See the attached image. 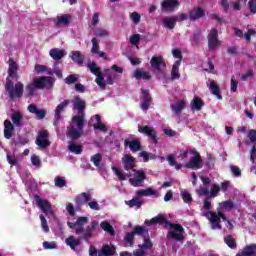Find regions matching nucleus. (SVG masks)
<instances>
[{
    "mask_svg": "<svg viewBox=\"0 0 256 256\" xmlns=\"http://www.w3.org/2000/svg\"><path fill=\"white\" fill-rule=\"evenodd\" d=\"M145 224L148 225V227H151V225H164V229H167V227H170V229H173L174 231H168L167 238L168 239H175V241H183L185 237L183 236V233H185V228L181 224H175L171 221L167 220L163 214H158L157 216L153 217L150 220H146Z\"/></svg>",
    "mask_w": 256,
    "mask_h": 256,
    "instance_id": "nucleus-1",
    "label": "nucleus"
},
{
    "mask_svg": "<svg viewBox=\"0 0 256 256\" xmlns=\"http://www.w3.org/2000/svg\"><path fill=\"white\" fill-rule=\"evenodd\" d=\"M87 223H89V218L80 216L77 218L76 222H67V225L70 229H75L76 235H81V239L89 241V239L93 237V233L95 232V229H97L99 222L92 221L90 225L85 228Z\"/></svg>",
    "mask_w": 256,
    "mask_h": 256,
    "instance_id": "nucleus-2",
    "label": "nucleus"
},
{
    "mask_svg": "<svg viewBox=\"0 0 256 256\" xmlns=\"http://www.w3.org/2000/svg\"><path fill=\"white\" fill-rule=\"evenodd\" d=\"M53 78L51 76L35 77L29 84L26 85V97H35V91H43V89H53Z\"/></svg>",
    "mask_w": 256,
    "mask_h": 256,
    "instance_id": "nucleus-3",
    "label": "nucleus"
},
{
    "mask_svg": "<svg viewBox=\"0 0 256 256\" xmlns=\"http://www.w3.org/2000/svg\"><path fill=\"white\" fill-rule=\"evenodd\" d=\"M5 89L8 93V97L11 101H15V99H21L23 97V93L25 92V85L23 82L13 83L9 77L6 78Z\"/></svg>",
    "mask_w": 256,
    "mask_h": 256,
    "instance_id": "nucleus-4",
    "label": "nucleus"
},
{
    "mask_svg": "<svg viewBox=\"0 0 256 256\" xmlns=\"http://www.w3.org/2000/svg\"><path fill=\"white\" fill-rule=\"evenodd\" d=\"M203 216L211 223L212 229H223V226H221V219L222 221H227V216H225V213L219 210V208H217V212L207 211Z\"/></svg>",
    "mask_w": 256,
    "mask_h": 256,
    "instance_id": "nucleus-5",
    "label": "nucleus"
},
{
    "mask_svg": "<svg viewBox=\"0 0 256 256\" xmlns=\"http://www.w3.org/2000/svg\"><path fill=\"white\" fill-rule=\"evenodd\" d=\"M197 195L199 197H208V199H215V197H218L219 193H221V186L219 184H213L210 188H199L196 190Z\"/></svg>",
    "mask_w": 256,
    "mask_h": 256,
    "instance_id": "nucleus-6",
    "label": "nucleus"
},
{
    "mask_svg": "<svg viewBox=\"0 0 256 256\" xmlns=\"http://www.w3.org/2000/svg\"><path fill=\"white\" fill-rule=\"evenodd\" d=\"M190 153L194 156L184 165L185 169H203V159H201V154L195 149L190 150Z\"/></svg>",
    "mask_w": 256,
    "mask_h": 256,
    "instance_id": "nucleus-7",
    "label": "nucleus"
},
{
    "mask_svg": "<svg viewBox=\"0 0 256 256\" xmlns=\"http://www.w3.org/2000/svg\"><path fill=\"white\" fill-rule=\"evenodd\" d=\"M150 65L154 71L163 75L165 73V69H167V63L163 56H153L150 60Z\"/></svg>",
    "mask_w": 256,
    "mask_h": 256,
    "instance_id": "nucleus-8",
    "label": "nucleus"
},
{
    "mask_svg": "<svg viewBox=\"0 0 256 256\" xmlns=\"http://www.w3.org/2000/svg\"><path fill=\"white\" fill-rule=\"evenodd\" d=\"M36 204L46 216L50 215V217H55V212L53 211L51 202L36 196Z\"/></svg>",
    "mask_w": 256,
    "mask_h": 256,
    "instance_id": "nucleus-9",
    "label": "nucleus"
},
{
    "mask_svg": "<svg viewBox=\"0 0 256 256\" xmlns=\"http://www.w3.org/2000/svg\"><path fill=\"white\" fill-rule=\"evenodd\" d=\"M207 40L209 51H215L219 45V31L216 28H212L207 35Z\"/></svg>",
    "mask_w": 256,
    "mask_h": 256,
    "instance_id": "nucleus-10",
    "label": "nucleus"
},
{
    "mask_svg": "<svg viewBox=\"0 0 256 256\" xmlns=\"http://www.w3.org/2000/svg\"><path fill=\"white\" fill-rule=\"evenodd\" d=\"M36 145L41 149H47V147L51 146V142L49 141V131L41 130L38 132Z\"/></svg>",
    "mask_w": 256,
    "mask_h": 256,
    "instance_id": "nucleus-11",
    "label": "nucleus"
},
{
    "mask_svg": "<svg viewBox=\"0 0 256 256\" xmlns=\"http://www.w3.org/2000/svg\"><path fill=\"white\" fill-rule=\"evenodd\" d=\"M133 171L135 173V177L129 179L130 185H132V187H142L143 182L145 179H147V174L144 172V170L134 169Z\"/></svg>",
    "mask_w": 256,
    "mask_h": 256,
    "instance_id": "nucleus-12",
    "label": "nucleus"
},
{
    "mask_svg": "<svg viewBox=\"0 0 256 256\" xmlns=\"http://www.w3.org/2000/svg\"><path fill=\"white\" fill-rule=\"evenodd\" d=\"M138 131L139 133H142V135H146L147 137H149V139H151V141L155 143V145L159 143V138H157V131H155V128L147 125L139 126Z\"/></svg>",
    "mask_w": 256,
    "mask_h": 256,
    "instance_id": "nucleus-13",
    "label": "nucleus"
},
{
    "mask_svg": "<svg viewBox=\"0 0 256 256\" xmlns=\"http://www.w3.org/2000/svg\"><path fill=\"white\" fill-rule=\"evenodd\" d=\"M84 131L80 128H76L74 125H70L67 128L66 136L71 139V141H77V139H81L83 137Z\"/></svg>",
    "mask_w": 256,
    "mask_h": 256,
    "instance_id": "nucleus-14",
    "label": "nucleus"
},
{
    "mask_svg": "<svg viewBox=\"0 0 256 256\" xmlns=\"http://www.w3.org/2000/svg\"><path fill=\"white\" fill-rule=\"evenodd\" d=\"M142 93V103L140 104V107L143 111L149 110V107H151V103H153V97L151 96V93H149V90L141 89Z\"/></svg>",
    "mask_w": 256,
    "mask_h": 256,
    "instance_id": "nucleus-15",
    "label": "nucleus"
},
{
    "mask_svg": "<svg viewBox=\"0 0 256 256\" xmlns=\"http://www.w3.org/2000/svg\"><path fill=\"white\" fill-rule=\"evenodd\" d=\"M122 164L125 171H135V157L131 156L130 154H125L122 158Z\"/></svg>",
    "mask_w": 256,
    "mask_h": 256,
    "instance_id": "nucleus-16",
    "label": "nucleus"
},
{
    "mask_svg": "<svg viewBox=\"0 0 256 256\" xmlns=\"http://www.w3.org/2000/svg\"><path fill=\"white\" fill-rule=\"evenodd\" d=\"M85 100L81 99L79 96L74 97L73 109H75L78 115H85Z\"/></svg>",
    "mask_w": 256,
    "mask_h": 256,
    "instance_id": "nucleus-17",
    "label": "nucleus"
},
{
    "mask_svg": "<svg viewBox=\"0 0 256 256\" xmlns=\"http://www.w3.org/2000/svg\"><path fill=\"white\" fill-rule=\"evenodd\" d=\"M8 63V77H10L11 79H19V74L17 73L19 71V65L17 64V62L10 58Z\"/></svg>",
    "mask_w": 256,
    "mask_h": 256,
    "instance_id": "nucleus-18",
    "label": "nucleus"
},
{
    "mask_svg": "<svg viewBox=\"0 0 256 256\" xmlns=\"http://www.w3.org/2000/svg\"><path fill=\"white\" fill-rule=\"evenodd\" d=\"M205 17V10L201 7H195L189 11V20L197 21V19H202Z\"/></svg>",
    "mask_w": 256,
    "mask_h": 256,
    "instance_id": "nucleus-19",
    "label": "nucleus"
},
{
    "mask_svg": "<svg viewBox=\"0 0 256 256\" xmlns=\"http://www.w3.org/2000/svg\"><path fill=\"white\" fill-rule=\"evenodd\" d=\"M91 199V193L82 192L78 194L75 198L76 207H81V205H85V203L88 204Z\"/></svg>",
    "mask_w": 256,
    "mask_h": 256,
    "instance_id": "nucleus-20",
    "label": "nucleus"
},
{
    "mask_svg": "<svg viewBox=\"0 0 256 256\" xmlns=\"http://www.w3.org/2000/svg\"><path fill=\"white\" fill-rule=\"evenodd\" d=\"M70 100H64L60 104L57 105L55 109L54 119L55 121H59L61 119V114L65 111V108L69 107Z\"/></svg>",
    "mask_w": 256,
    "mask_h": 256,
    "instance_id": "nucleus-21",
    "label": "nucleus"
},
{
    "mask_svg": "<svg viewBox=\"0 0 256 256\" xmlns=\"http://www.w3.org/2000/svg\"><path fill=\"white\" fill-rule=\"evenodd\" d=\"M70 125H73L74 127H77V129H81L83 131L85 127V114H78L74 116Z\"/></svg>",
    "mask_w": 256,
    "mask_h": 256,
    "instance_id": "nucleus-22",
    "label": "nucleus"
},
{
    "mask_svg": "<svg viewBox=\"0 0 256 256\" xmlns=\"http://www.w3.org/2000/svg\"><path fill=\"white\" fill-rule=\"evenodd\" d=\"M235 256H256V244L246 245L242 251Z\"/></svg>",
    "mask_w": 256,
    "mask_h": 256,
    "instance_id": "nucleus-23",
    "label": "nucleus"
},
{
    "mask_svg": "<svg viewBox=\"0 0 256 256\" xmlns=\"http://www.w3.org/2000/svg\"><path fill=\"white\" fill-rule=\"evenodd\" d=\"M115 253H117V248L115 246L106 244L102 246L101 251L98 252V256H113Z\"/></svg>",
    "mask_w": 256,
    "mask_h": 256,
    "instance_id": "nucleus-24",
    "label": "nucleus"
},
{
    "mask_svg": "<svg viewBox=\"0 0 256 256\" xmlns=\"http://www.w3.org/2000/svg\"><path fill=\"white\" fill-rule=\"evenodd\" d=\"M124 145L125 147H129V149L133 152V153H137V151H141V141L135 139V140H125L124 141Z\"/></svg>",
    "mask_w": 256,
    "mask_h": 256,
    "instance_id": "nucleus-25",
    "label": "nucleus"
},
{
    "mask_svg": "<svg viewBox=\"0 0 256 256\" xmlns=\"http://www.w3.org/2000/svg\"><path fill=\"white\" fill-rule=\"evenodd\" d=\"M71 14H63L57 17L56 27H67L71 23Z\"/></svg>",
    "mask_w": 256,
    "mask_h": 256,
    "instance_id": "nucleus-26",
    "label": "nucleus"
},
{
    "mask_svg": "<svg viewBox=\"0 0 256 256\" xmlns=\"http://www.w3.org/2000/svg\"><path fill=\"white\" fill-rule=\"evenodd\" d=\"M13 131L15 126L9 120L4 121V137L5 139H11L13 137Z\"/></svg>",
    "mask_w": 256,
    "mask_h": 256,
    "instance_id": "nucleus-27",
    "label": "nucleus"
},
{
    "mask_svg": "<svg viewBox=\"0 0 256 256\" xmlns=\"http://www.w3.org/2000/svg\"><path fill=\"white\" fill-rule=\"evenodd\" d=\"M65 243L72 251H77V247L81 245V240L79 238H75V236H69L65 239Z\"/></svg>",
    "mask_w": 256,
    "mask_h": 256,
    "instance_id": "nucleus-28",
    "label": "nucleus"
},
{
    "mask_svg": "<svg viewBox=\"0 0 256 256\" xmlns=\"http://www.w3.org/2000/svg\"><path fill=\"white\" fill-rule=\"evenodd\" d=\"M209 90L212 93V95H215V97H217V99H223V96L221 95V88L219 87L215 80H212L210 82Z\"/></svg>",
    "mask_w": 256,
    "mask_h": 256,
    "instance_id": "nucleus-29",
    "label": "nucleus"
},
{
    "mask_svg": "<svg viewBox=\"0 0 256 256\" xmlns=\"http://www.w3.org/2000/svg\"><path fill=\"white\" fill-rule=\"evenodd\" d=\"M179 5V0H164L161 3L162 9H169V11H175Z\"/></svg>",
    "mask_w": 256,
    "mask_h": 256,
    "instance_id": "nucleus-30",
    "label": "nucleus"
},
{
    "mask_svg": "<svg viewBox=\"0 0 256 256\" xmlns=\"http://www.w3.org/2000/svg\"><path fill=\"white\" fill-rule=\"evenodd\" d=\"M205 107L203 99L195 96L191 102V111H201Z\"/></svg>",
    "mask_w": 256,
    "mask_h": 256,
    "instance_id": "nucleus-31",
    "label": "nucleus"
},
{
    "mask_svg": "<svg viewBox=\"0 0 256 256\" xmlns=\"http://www.w3.org/2000/svg\"><path fill=\"white\" fill-rule=\"evenodd\" d=\"M185 107H187L185 100H178L175 105H171V110L175 113V115H179L183 113Z\"/></svg>",
    "mask_w": 256,
    "mask_h": 256,
    "instance_id": "nucleus-32",
    "label": "nucleus"
},
{
    "mask_svg": "<svg viewBox=\"0 0 256 256\" xmlns=\"http://www.w3.org/2000/svg\"><path fill=\"white\" fill-rule=\"evenodd\" d=\"M179 67H181V60H176L171 70L172 81H175V79H181V74L179 73Z\"/></svg>",
    "mask_w": 256,
    "mask_h": 256,
    "instance_id": "nucleus-33",
    "label": "nucleus"
},
{
    "mask_svg": "<svg viewBox=\"0 0 256 256\" xmlns=\"http://www.w3.org/2000/svg\"><path fill=\"white\" fill-rule=\"evenodd\" d=\"M49 55L54 59V61H60V59L65 57V50L53 48L49 51Z\"/></svg>",
    "mask_w": 256,
    "mask_h": 256,
    "instance_id": "nucleus-34",
    "label": "nucleus"
},
{
    "mask_svg": "<svg viewBox=\"0 0 256 256\" xmlns=\"http://www.w3.org/2000/svg\"><path fill=\"white\" fill-rule=\"evenodd\" d=\"M134 77L138 81L143 79L144 81H149L151 79V73L147 71H142L141 69L137 68L134 72Z\"/></svg>",
    "mask_w": 256,
    "mask_h": 256,
    "instance_id": "nucleus-35",
    "label": "nucleus"
},
{
    "mask_svg": "<svg viewBox=\"0 0 256 256\" xmlns=\"http://www.w3.org/2000/svg\"><path fill=\"white\" fill-rule=\"evenodd\" d=\"M162 23L166 29H175V25H177V20L175 16L165 17L162 19Z\"/></svg>",
    "mask_w": 256,
    "mask_h": 256,
    "instance_id": "nucleus-36",
    "label": "nucleus"
},
{
    "mask_svg": "<svg viewBox=\"0 0 256 256\" xmlns=\"http://www.w3.org/2000/svg\"><path fill=\"white\" fill-rule=\"evenodd\" d=\"M152 195H157V190L151 187L137 191V197H151Z\"/></svg>",
    "mask_w": 256,
    "mask_h": 256,
    "instance_id": "nucleus-37",
    "label": "nucleus"
},
{
    "mask_svg": "<svg viewBox=\"0 0 256 256\" xmlns=\"http://www.w3.org/2000/svg\"><path fill=\"white\" fill-rule=\"evenodd\" d=\"M126 205L128 207L133 208L136 207V209H141V206L143 205V202L139 198V196L134 197L132 200L125 201Z\"/></svg>",
    "mask_w": 256,
    "mask_h": 256,
    "instance_id": "nucleus-38",
    "label": "nucleus"
},
{
    "mask_svg": "<svg viewBox=\"0 0 256 256\" xmlns=\"http://www.w3.org/2000/svg\"><path fill=\"white\" fill-rule=\"evenodd\" d=\"M72 61L74 63H77V65H83V61H85V56L79 51H72V56H71Z\"/></svg>",
    "mask_w": 256,
    "mask_h": 256,
    "instance_id": "nucleus-39",
    "label": "nucleus"
},
{
    "mask_svg": "<svg viewBox=\"0 0 256 256\" xmlns=\"http://www.w3.org/2000/svg\"><path fill=\"white\" fill-rule=\"evenodd\" d=\"M100 227L101 229H103V231L108 233V235H112V236L115 235V229L113 228L111 223H109L108 221L101 222Z\"/></svg>",
    "mask_w": 256,
    "mask_h": 256,
    "instance_id": "nucleus-40",
    "label": "nucleus"
},
{
    "mask_svg": "<svg viewBox=\"0 0 256 256\" xmlns=\"http://www.w3.org/2000/svg\"><path fill=\"white\" fill-rule=\"evenodd\" d=\"M112 171H114L115 175H117L119 181H126L127 178L125 177H133V174H131V172L123 174V172H121V170H119V168L115 166L112 167Z\"/></svg>",
    "mask_w": 256,
    "mask_h": 256,
    "instance_id": "nucleus-41",
    "label": "nucleus"
},
{
    "mask_svg": "<svg viewBox=\"0 0 256 256\" xmlns=\"http://www.w3.org/2000/svg\"><path fill=\"white\" fill-rule=\"evenodd\" d=\"M224 243H226L230 249H237V240L233 237V235L225 236Z\"/></svg>",
    "mask_w": 256,
    "mask_h": 256,
    "instance_id": "nucleus-42",
    "label": "nucleus"
},
{
    "mask_svg": "<svg viewBox=\"0 0 256 256\" xmlns=\"http://www.w3.org/2000/svg\"><path fill=\"white\" fill-rule=\"evenodd\" d=\"M11 119L15 127H21V123L23 122V115H21V112H14Z\"/></svg>",
    "mask_w": 256,
    "mask_h": 256,
    "instance_id": "nucleus-43",
    "label": "nucleus"
},
{
    "mask_svg": "<svg viewBox=\"0 0 256 256\" xmlns=\"http://www.w3.org/2000/svg\"><path fill=\"white\" fill-rule=\"evenodd\" d=\"M132 233L134 235H139L140 237H143L145 233H149V230L145 228V226L136 225L134 226Z\"/></svg>",
    "mask_w": 256,
    "mask_h": 256,
    "instance_id": "nucleus-44",
    "label": "nucleus"
},
{
    "mask_svg": "<svg viewBox=\"0 0 256 256\" xmlns=\"http://www.w3.org/2000/svg\"><path fill=\"white\" fill-rule=\"evenodd\" d=\"M220 209H224V211H231V209H235V203L231 200H226L219 203Z\"/></svg>",
    "mask_w": 256,
    "mask_h": 256,
    "instance_id": "nucleus-45",
    "label": "nucleus"
},
{
    "mask_svg": "<svg viewBox=\"0 0 256 256\" xmlns=\"http://www.w3.org/2000/svg\"><path fill=\"white\" fill-rule=\"evenodd\" d=\"M68 149L71 153H74L75 155H81L83 153V146L75 143H71L68 146Z\"/></svg>",
    "mask_w": 256,
    "mask_h": 256,
    "instance_id": "nucleus-46",
    "label": "nucleus"
},
{
    "mask_svg": "<svg viewBox=\"0 0 256 256\" xmlns=\"http://www.w3.org/2000/svg\"><path fill=\"white\" fill-rule=\"evenodd\" d=\"M167 161H168L169 165L171 167H175V169H177V171L183 169V166L181 164L177 163V161L175 160V157L172 154L167 156Z\"/></svg>",
    "mask_w": 256,
    "mask_h": 256,
    "instance_id": "nucleus-47",
    "label": "nucleus"
},
{
    "mask_svg": "<svg viewBox=\"0 0 256 256\" xmlns=\"http://www.w3.org/2000/svg\"><path fill=\"white\" fill-rule=\"evenodd\" d=\"M90 161L95 165V167H101L103 155L101 153L94 154L93 156H91Z\"/></svg>",
    "mask_w": 256,
    "mask_h": 256,
    "instance_id": "nucleus-48",
    "label": "nucleus"
},
{
    "mask_svg": "<svg viewBox=\"0 0 256 256\" xmlns=\"http://www.w3.org/2000/svg\"><path fill=\"white\" fill-rule=\"evenodd\" d=\"M95 83H97L98 87L101 89H105L107 87V84L105 83V77L103 76V72H100L96 75Z\"/></svg>",
    "mask_w": 256,
    "mask_h": 256,
    "instance_id": "nucleus-49",
    "label": "nucleus"
},
{
    "mask_svg": "<svg viewBox=\"0 0 256 256\" xmlns=\"http://www.w3.org/2000/svg\"><path fill=\"white\" fill-rule=\"evenodd\" d=\"M77 81H79V75L77 74H70L64 79L66 85H73V83H77Z\"/></svg>",
    "mask_w": 256,
    "mask_h": 256,
    "instance_id": "nucleus-50",
    "label": "nucleus"
},
{
    "mask_svg": "<svg viewBox=\"0 0 256 256\" xmlns=\"http://www.w3.org/2000/svg\"><path fill=\"white\" fill-rule=\"evenodd\" d=\"M124 241L129 245V247H133L135 243V235L133 234V232L126 233Z\"/></svg>",
    "mask_w": 256,
    "mask_h": 256,
    "instance_id": "nucleus-51",
    "label": "nucleus"
},
{
    "mask_svg": "<svg viewBox=\"0 0 256 256\" xmlns=\"http://www.w3.org/2000/svg\"><path fill=\"white\" fill-rule=\"evenodd\" d=\"M139 249H152L153 248V242H151L150 238H145L144 237V242L143 244L138 245Z\"/></svg>",
    "mask_w": 256,
    "mask_h": 256,
    "instance_id": "nucleus-52",
    "label": "nucleus"
},
{
    "mask_svg": "<svg viewBox=\"0 0 256 256\" xmlns=\"http://www.w3.org/2000/svg\"><path fill=\"white\" fill-rule=\"evenodd\" d=\"M40 221H41V227L44 233H49V224H47V219L45 218V215L40 214Z\"/></svg>",
    "mask_w": 256,
    "mask_h": 256,
    "instance_id": "nucleus-53",
    "label": "nucleus"
},
{
    "mask_svg": "<svg viewBox=\"0 0 256 256\" xmlns=\"http://www.w3.org/2000/svg\"><path fill=\"white\" fill-rule=\"evenodd\" d=\"M88 68L90 69V71L93 75L97 76V75H99V73H101V69L99 67H97V64L95 62L88 64Z\"/></svg>",
    "mask_w": 256,
    "mask_h": 256,
    "instance_id": "nucleus-54",
    "label": "nucleus"
},
{
    "mask_svg": "<svg viewBox=\"0 0 256 256\" xmlns=\"http://www.w3.org/2000/svg\"><path fill=\"white\" fill-rule=\"evenodd\" d=\"M182 199L184 201V203H191L193 201V197L191 196V193H189V191L184 190L182 193Z\"/></svg>",
    "mask_w": 256,
    "mask_h": 256,
    "instance_id": "nucleus-55",
    "label": "nucleus"
},
{
    "mask_svg": "<svg viewBox=\"0 0 256 256\" xmlns=\"http://www.w3.org/2000/svg\"><path fill=\"white\" fill-rule=\"evenodd\" d=\"M55 186L60 188L67 187V181H65L63 177L57 176L55 178Z\"/></svg>",
    "mask_w": 256,
    "mask_h": 256,
    "instance_id": "nucleus-56",
    "label": "nucleus"
},
{
    "mask_svg": "<svg viewBox=\"0 0 256 256\" xmlns=\"http://www.w3.org/2000/svg\"><path fill=\"white\" fill-rule=\"evenodd\" d=\"M94 35H95V37H107L109 35V32H107V30H105L103 28H97L94 31Z\"/></svg>",
    "mask_w": 256,
    "mask_h": 256,
    "instance_id": "nucleus-57",
    "label": "nucleus"
},
{
    "mask_svg": "<svg viewBox=\"0 0 256 256\" xmlns=\"http://www.w3.org/2000/svg\"><path fill=\"white\" fill-rule=\"evenodd\" d=\"M92 43V48H91V53H99V42L97 41V38H92L91 39Z\"/></svg>",
    "mask_w": 256,
    "mask_h": 256,
    "instance_id": "nucleus-58",
    "label": "nucleus"
},
{
    "mask_svg": "<svg viewBox=\"0 0 256 256\" xmlns=\"http://www.w3.org/2000/svg\"><path fill=\"white\" fill-rule=\"evenodd\" d=\"M139 41H141V35L140 34H133L130 37V45H139Z\"/></svg>",
    "mask_w": 256,
    "mask_h": 256,
    "instance_id": "nucleus-59",
    "label": "nucleus"
},
{
    "mask_svg": "<svg viewBox=\"0 0 256 256\" xmlns=\"http://www.w3.org/2000/svg\"><path fill=\"white\" fill-rule=\"evenodd\" d=\"M95 131H103V133H107V126L103 124V122L93 124Z\"/></svg>",
    "mask_w": 256,
    "mask_h": 256,
    "instance_id": "nucleus-60",
    "label": "nucleus"
},
{
    "mask_svg": "<svg viewBox=\"0 0 256 256\" xmlns=\"http://www.w3.org/2000/svg\"><path fill=\"white\" fill-rule=\"evenodd\" d=\"M174 18L176 19V23L177 22L181 23V21H187V19H189V14L181 13V14L174 16Z\"/></svg>",
    "mask_w": 256,
    "mask_h": 256,
    "instance_id": "nucleus-61",
    "label": "nucleus"
},
{
    "mask_svg": "<svg viewBox=\"0 0 256 256\" xmlns=\"http://www.w3.org/2000/svg\"><path fill=\"white\" fill-rule=\"evenodd\" d=\"M230 170L234 177H241V168L238 166H230Z\"/></svg>",
    "mask_w": 256,
    "mask_h": 256,
    "instance_id": "nucleus-62",
    "label": "nucleus"
},
{
    "mask_svg": "<svg viewBox=\"0 0 256 256\" xmlns=\"http://www.w3.org/2000/svg\"><path fill=\"white\" fill-rule=\"evenodd\" d=\"M248 7L250 9V13H253V15H255V13H256V0H250L248 2Z\"/></svg>",
    "mask_w": 256,
    "mask_h": 256,
    "instance_id": "nucleus-63",
    "label": "nucleus"
},
{
    "mask_svg": "<svg viewBox=\"0 0 256 256\" xmlns=\"http://www.w3.org/2000/svg\"><path fill=\"white\" fill-rule=\"evenodd\" d=\"M248 138L250 139L251 143L256 142V130H250L248 133Z\"/></svg>",
    "mask_w": 256,
    "mask_h": 256,
    "instance_id": "nucleus-64",
    "label": "nucleus"
}]
</instances>
